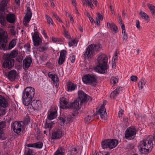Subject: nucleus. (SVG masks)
<instances>
[{"instance_id": "nucleus-50", "label": "nucleus", "mask_w": 155, "mask_h": 155, "mask_svg": "<svg viewBox=\"0 0 155 155\" xmlns=\"http://www.w3.org/2000/svg\"><path fill=\"white\" fill-rule=\"evenodd\" d=\"M59 119L60 120V124L61 126H63L64 123L66 122L65 118L64 119L63 117H61L59 118Z\"/></svg>"}, {"instance_id": "nucleus-39", "label": "nucleus", "mask_w": 155, "mask_h": 155, "mask_svg": "<svg viewBox=\"0 0 155 155\" xmlns=\"http://www.w3.org/2000/svg\"><path fill=\"white\" fill-rule=\"evenodd\" d=\"M67 123L71 122L73 120V117L70 115H68L65 117Z\"/></svg>"}, {"instance_id": "nucleus-49", "label": "nucleus", "mask_w": 155, "mask_h": 155, "mask_svg": "<svg viewBox=\"0 0 155 155\" xmlns=\"http://www.w3.org/2000/svg\"><path fill=\"white\" fill-rule=\"evenodd\" d=\"M24 47L26 49L27 51H30V45L29 43L25 44L24 46Z\"/></svg>"}, {"instance_id": "nucleus-60", "label": "nucleus", "mask_w": 155, "mask_h": 155, "mask_svg": "<svg viewBox=\"0 0 155 155\" xmlns=\"http://www.w3.org/2000/svg\"><path fill=\"white\" fill-rule=\"evenodd\" d=\"M153 120L151 123H150V124H151L152 127L154 128H155V116L153 117Z\"/></svg>"}, {"instance_id": "nucleus-56", "label": "nucleus", "mask_w": 155, "mask_h": 155, "mask_svg": "<svg viewBox=\"0 0 155 155\" xmlns=\"http://www.w3.org/2000/svg\"><path fill=\"white\" fill-rule=\"evenodd\" d=\"M123 36L124 40H127V35L126 32V31H123Z\"/></svg>"}, {"instance_id": "nucleus-4", "label": "nucleus", "mask_w": 155, "mask_h": 155, "mask_svg": "<svg viewBox=\"0 0 155 155\" xmlns=\"http://www.w3.org/2000/svg\"><path fill=\"white\" fill-rule=\"evenodd\" d=\"M9 1V0H2L0 4V23L3 26H5L7 25V20L5 17V10H6Z\"/></svg>"}, {"instance_id": "nucleus-16", "label": "nucleus", "mask_w": 155, "mask_h": 155, "mask_svg": "<svg viewBox=\"0 0 155 155\" xmlns=\"http://www.w3.org/2000/svg\"><path fill=\"white\" fill-rule=\"evenodd\" d=\"M30 105L32 108L35 110H40L41 107V102L39 100H33L31 101Z\"/></svg>"}, {"instance_id": "nucleus-41", "label": "nucleus", "mask_w": 155, "mask_h": 155, "mask_svg": "<svg viewBox=\"0 0 155 155\" xmlns=\"http://www.w3.org/2000/svg\"><path fill=\"white\" fill-rule=\"evenodd\" d=\"M52 14L53 16L54 17L57 21H58L59 22H62V21L61 20V19L60 18H59V17L58 15L57 14H56L54 12H53L52 13Z\"/></svg>"}, {"instance_id": "nucleus-57", "label": "nucleus", "mask_w": 155, "mask_h": 155, "mask_svg": "<svg viewBox=\"0 0 155 155\" xmlns=\"http://www.w3.org/2000/svg\"><path fill=\"white\" fill-rule=\"evenodd\" d=\"M23 58V57L22 56H18L16 58V61L18 62H21Z\"/></svg>"}, {"instance_id": "nucleus-6", "label": "nucleus", "mask_w": 155, "mask_h": 155, "mask_svg": "<svg viewBox=\"0 0 155 155\" xmlns=\"http://www.w3.org/2000/svg\"><path fill=\"white\" fill-rule=\"evenodd\" d=\"M118 142L117 140L115 139H107L102 141L101 145L103 149L108 148L111 149L117 146Z\"/></svg>"}, {"instance_id": "nucleus-63", "label": "nucleus", "mask_w": 155, "mask_h": 155, "mask_svg": "<svg viewBox=\"0 0 155 155\" xmlns=\"http://www.w3.org/2000/svg\"><path fill=\"white\" fill-rule=\"evenodd\" d=\"M120 25L122 29V33H123V31H126L124 23L120 24Z\"/></svg>"}, {"instance_id": "nucleus-19", "label": "nucleus", "mask_w": 155, "mask_h": 155, "mask_svg": "<svg viewBox=\"0 0 155 155\" xmlns=\"http://www.w3.org/2000/svg\"><path fill=\"white\" fill-rule=\"evenodd\" d=\"M6 19L7 21L9 23H13L15 20V15L12 12H10L6 14Z\"/></svg>"}, {"instance_id": "nucleus-54", "label": "nucleus", "mask_w": 155, "mask_h": 155, "mask_svg": "<svg viewBox=\"0 0 155 155\" xmlns=\"http://www.w3.org/2000/svg\"><path fill=\"white\" fill-rule=\"evenodd\" d=\"M86 15L88 18L89 20L91 23H92L93 22H94V20L91 17V15H90L89 12H87Z\"/></svg>"}, {"instance_id": "nucleus-14", "label": "nucleus", "mask_w": 155, "mask_h": 155, "mask_svg": "<svg viewBox=\"0 0 155 155\" xmlns=\"http://www.w3.org/2000/svg\"><path fill=\"white\" fill-rule=\"evenodd\" d=\"M62 132L61 128L55 129L52 132L51 139V140H57L60 139L62 137Z\"/></svg>"}, {"instance_id": "nucleus-18", "label": "nucleus", "mask_w": 155, "mask_h": 155, "mask_svg": "<svg viewBox=\"0 0 155 155\" xmlns=\"http://www.w3.org/2000/svg\"><path fill=\"white\" fill-rule=\"evenodd\" d=\"M32 62L31 58L26 57L23 61V68L25 70H27L30 66Z\"/></svg>"}, {"instance_id": "nucleus-3", "label": "nucleus", "mask_w": 155, "mask_h": 155, "mask_svg": "<svg viewBox=\"0 0 155 155\" xmlns=\"http://www.w3.org/2000/svg\"><path fill=\"white\" fill-rule=\"evenodd\" d=\"M35 94V90L31 87H27L24 90L22 98L23 104L25 106L31 105Z\"/></svg>"}, {"instance_id": "nucleus-62", "label": "nucleus", "mask_w": 155, "mask_h": 155, "mask_svg": "<svg viewBox=\"0 0 155 155\" xmlns=\"http://www.w3.org/2000/svg\"><path fill=\"white\" fill-rule=\"evenodd\" d=\"M115 55L113 57L112 61H116V60H117V51L115 52Z\"/></svg>"}, {"instance_id": "nucleus-2", "label": "nucleus", "mask_w": 155, "mask_h": 155, "mask_svg": "<svg viewBox=\"0 0 155 155\" xmlns=\"http://www.w3.org/2000/svg\"><path fill=\"white\" fill-rule=\"evenodd\" d=\"M107 57L105 54L99 55L97 59L98 64L94 68L96 71L102 74L106 73L107 69Z\"/></svg>"}, {"instance_id": "nucleus-15", "label": "nucleus", "mask_w": 155, "mask_h": 155, "mask_svg": "<svg viewBox=\"0 0 155 155\" xmlns=\"http://www.w3.org/2000/svg\"><path fill=\"white\" fill-rule=\"evenodd\" d=\"M27 13L24 18L23 23L24 25L25 26H27L32 16V13L31 9L29 7L27 8Z\"/></svg>"}, {"instance_id": "nucleus-24", "label": "nucleus", "mask_w": 155, "mask_h": 155, "mask_svg": "<svg viewBox=\"0 0 155 155\" xmlns=\"http://www.w3.org/2000/svg\"><path fill=\"white\" fill-rule=\"evenodd\" d=\"M57 116V111L55 109L54 110L51 111L50 112V114L48 115L47 118L48 119L51 120L56 118Z\"/></svg>"}, {"instance_id": "nucleus-45", "label": "nucleus", "mask_w": 155, "mask_h": 155, "mask_svg": "<svg viewBox=\"0 0 155 155\" xmlns=\"http://www.w3.org/2000/svg\"><path fill=\"white\" fill-rule=\"evenodd\" d=\"M65 59V58L59 57L58 60V64L59 65L62 64L64 62V61Z\"/></svg>"}, {"instance_id": "nucleus-1", "label": "nucleus", "mask_w": 155, "mask_h": 155, "mask_svg": "<svg viewBox=\"0 0 155 155\" xmlns=\"http://www.w3.org/2000/svg\"><path fill=\"white\" fill-rule=\"evenodd\" d=\"M154 144H155V132L153 136H149L146 139L140 141L138 146L139 150L141 153L147 154L151 151Z\"/></svg>"}, {"instance_id": "nucleus-10", "label": "nucleus", "mask_w": 155, "mask_h": 155, "mask_svg": "<svg viewBox=\"0 0 155 155\" xmlns=\"http://www.w3.org/2000/svg\"><path fill=\"white\" fill-rule=\"evenodd\" d=\"M104 105V103L99 109V110L97 111L94 115H100L101 119L105 121L107 119V114Z\"/></svg>"}, {"instance_id": "nucleus-40", "label": "nucleus", "mask_w": 155, "mask_h": 155, "mask_svg": "<svg viewBox=\"0 0 155 155\" xmlns=\"http://www.w3.org/2000/svg\"><path fill=\"white\" fill-rule=\"evenodd\" d=\"M84 121L86 123H89L92 121V120L91 117L89 115H87V116L85 117Z\"/></svg>"}, {"instance_id": "nucleus-43", "label": "nucleus", "mask_w": 155, "mask_h": 155, "mask_svg": "<svg viewBox=\"0 0 155 155\" xmlns=\"http://www.w3.org/2000/svg\"><path fill=\"white\" fill-rule=\"evenodd\" d=\"M45 17L46 18L48 23L53 25V21L51 18L48 15H45Z\"/></svg>"}, {"instance_id": "nucleus-21", "label": "nucleus", "mask_w": 155, "mask_h": 155, "mask_svg": "<svg viewBox=\"0 0 155 155\" xmlns=\"http://www.w3.org/2000/svg\"><path fill=\"white\" fill-rule=\"evenodd\" d=\"M5 122L4 121L0 122V139L5 140L6 138V137L2 136L4 133V128L5 127Z\"/></svg>"}, {"instance_id": "nucleus-29", "label": "nucleus", "mask_w": 155, "mask_h": 155, "mask_svg": "<svg viewBox=\"0 0 155 155\" xmlns=\"http://www.w3.org/2000/svg\"><path fill=\"white\" fill-rule=\"evenodd\" d=\"M65 150L63 147H60L55 152L54 155H64Z\"/></svg>"}, {"instance_id": "nucleus-46", "label": "nucleus", "mask_w": 155, "mask_h": 155, "mask_svg": "<svg viewBox=\"0 0 155 155\" xmlns=\"http://www.w3.org/2000/svg\"><path fill=\"white\" fill-rule=\"evenodd\" d=\"M30 122V118L28 116H26L24 120V123L25 125H27Z\"/></svg>"}, {"instance_id": "nucleus-33", "label": "nucleus", "mask_w": 155, "mask_h": 155, "mask_svg": "<svg viewBox=\"0 0 155 155\" xmlns=\"http://www.w3.org/2000/svg\"><path fill=\"white\" fill-rule=\"evenodd\" d=\"M146 83V80L144 78H142L141 81H140L138 84L139 88H140L141 89H143Z\"/></svg>"}, {"instance_id": "nucleus-53", "label": "nucleus", "mask_w": 155, "mask_h": 155, "mask_svg": "<svg viewBox=\"0 0 155 155\" xmlns=\"http://www.w3.org/2000/svg\"><path fill=\"white\" fill-rule=\"evenodd\" d=\"M32 40L39 38L38 35V32L37 31L35 32L34 34V35H32Z\"/></svg>"}, {"instance_id": "nucleus-58", "label": "nucleus", "mask_w": 155, "mask_h": 155, "mask_svg": "<svg viewBox=\"0 0 155 155\" xmlns=\"http://www.w3.org/2000/svg\"><path fill=\"white\" fill-rule=\"evenodd\" d=\"M127 148L129 149H131L134 148L133 144L132 143L128 144L127 146Z\"/></svg>"}, {"instance_id": "nucleus-38", "label": "nucleus", "mask_w": 155, "mask_h": 155, "mask_svg": "<svg viewBox=\"0 0 155 155\" xmlns=\"http://www.w3.org/2000/svg\"><path fill=\"white\" fill-rule=\"evenodd\" d=\"M54 123L52 122L49 123L46 122L45 127L46 128H48L49 130H51L52 127Z\"/></svg>"}, {"instance_id": "nucleus-34", "label": "nucleus", "mask_w": 155, "mask_h": 155, "mask_svg": "<svg viewBox=\"0 0 155 155\" xmlns=\"http://www.w3.org/2000/svg\"><path fill=\"white\" fill-rule=\"evenodd\" d=\"M147 5L150 9L152 15H155V10H154V8H155V6L149 3L147 4Z\"/></svg>"}, {"instance_id": "nucleus-55", "label": "nucleus", "mask_w": 155, "mask_h": 155, "mask_svg": "<svg viewBox=\"0 0 155 155\" xmlns=\"http://www.w3.org/2000/svg\"><path fill=\"white\" fill-rule=\"evenodd\" d=\"M70 60L71 63H74L75 60V56L74 55H72L71 56H70Z\"/></svg>"}, {"instance_id": "nucleus-44", "label": "nucleus", "mask_w": 155, "mask_h": 155, "mask_svg": "<svg viewBox=\"0 0 155 155\" xmlns=\"http://www.w3.org/2000/svg\"><path fill=\"white\" fill-rule=\"evenodd\" d=\"M66 54L67 51L65 50H62L60 52L59 57L65 58Z\"/></svg>"}, {"instance_id": "nucleus-48", "label": "nucleus", "mask_w": 155, "mask_h": 155, "mask_svg": "<svg viewBox=\"0 0 155 155\" xmlns=\"http://www.w3.org/2000/svg\"><path fill=\"white\" fill-rule=\"evenodd\" d=\"M76 42L74 39L72 40L71 41L68 42V45L70 47L72 46H76V45H75Z\"/></svg>"}, {"instance_id": "nucleus-9", "label": "nucleus", "mask_w": 155, "mask_h": 155, "mask_svg": "<svg viewBox=\"0 0 155 155\" xmlns=\"http://www.w3.org/2000/svg\"><path fill=\"white\" fill-rule=\"evenodd\" d=\"M137 130L135 127H131L125 131V137L128 140L133 139L135 137Z\"/></svg>"}, {"instance_id": "nucleus-30", "label": "nucleus", "mask_w": 155, "mask_h": 155, "mask_svg": "<svg viewBox=\"0 0 155 155\" xmlns=\"http://www.w3.org/2000/svg\"><path fill=\"white\" fill-rule=\"evenodd\" d=\"M140 15L143 19L148 22L150 19L148 15L145 12L141 11L139 14Z\"/></svg>"}, {"instance_id": "nucleus-52", "label": "nucleus", "mask_w": 155, "mask_h": 155, "mask_svg": "<svg viewBox=\"0 0 155 155\" xmlns=\"http://www.w3.org/2000/svg\"><path fill=\"white\" fill-rule=\"evenodd\" d=\"M113 81V84H114L117 83L118 81V80L117 78L114 77H113L111 78V82H112Z\"/></svg>"}, {"instance_id": "nucleus-12", "label": "nucleus", "mask_w": 155, "mask_h": 155, "mask_svg": "<svg viewBox=\"0 0 155 155\" xmlns=\"http://www.w3.org/2000/svg\"><path fill=\"white\" fill-rule=\"evenodd\" d=\"M23 122L22 121H15L13 124L12 127L14 132L18 134L21 131L23 125L22 124Z\"/></svg>"}, {"instance_id": "nucleus-13", "label": "nucleus", "mask_w": 155, "mask_h": 155, "mask_svg": "<svg viewBox=\"0 0 155 155\" xmlns=\"http://www.w3.org/2000/svg\"><path fill=\"white\" fill-rule=\"evenodd\" d=\"M78 95L80 102V105H81L83 103H85L89 100L90 97L81 90H79L78 91Z\"/></svg>"}, {"instance_id": "nucleus-61", "label": "nucleus", "mask_w": 155, "mask_h": 155, "mask_svg": "<svg viewBox=\"0 0 155 155\" xmlns=\"http://www.w3.org/2000/svg\"><path fill=\"white\" fill-rule=\"evenodd\" d=\"M137 77L136 76H133L131 77L130 80L133 81H137Z\"/></svg>"}, {"instance_id": "nucleus-7", "label": "nucleus", "mask_w": 155, "mask_h": 155, "mask_svg": "<svg viewBox=\"0 0 155 155\" xmlns=\"http://www.w3.org/2000/svg\"><path fill=\"white\" fill-rule=\"evenodd\" d=\"M97 76L93 74H87L84 75L82 79L84 83L89 85H96L97 82Z\"/></svg>"}, {"instance_id": "nucleus-22", "label": "nucleus", "mask_w": 155, "mask_h": 155, "mask_svg": "<svg viewBox=\"0 0 155 155\" xmlns=\"http://www.w3.org/2000/svg\"><path fill=\"white\" fill-rule=\"evenodd\" d=\"M7 100L2 96L0 95V106L5 108L8 106Z\"/></svg>"}, {"instance_id": "nucleus-31", "label": "nucleus", "mask_w": 155, "mask_h": 155, "mask_svg": "<svg viewBox=\"0 0 155 155\" xmlns=\"http://www.w3.org/2000/svg\"><path fill=\"white\" fill-rule=\"evenodd\" d=\"M48 76L54 82H57L59 81L58 77L56 75L53 74L49 73H48Z\"/></svg>"}, {"instance_id": "nucleus-59", "label": "nucleus", "mask_w": 155, "mask_h": 155, "mask_svg": "<svg viewBox=\"0 0 155 155\" xmlns=\"http://www.w3.org/2000/svg\"><path fill=\"white\" fill-rule=\"evenodd\" d=\"M97 16L98 18L100 19L101 20H102L103 19V17L99 13H97Z\"/></svg>"}, {"instance_id": "nucleus-23", "label": "nucleus", "mask_w": 155, "mask_h": 155, "mask_svg": "<svg viewBox=\"0 0 155 155\" xmlns=\"http://www.w3.org/2000/svg\"><path fill=\"white\" fill-rule=\"evenodd\" d=\"M60 107L63 109H66L67 105V102L65 101V99L62 97L60 99Z\"/></svg>"}, {"instance_id": "nucleus-42", "label": "nucleus", "mask_w": 155, "mask_h": 155, "mask_svg": "<svg viewBox=\"0 0 155 155\" xmlns=\"http://www.w3.org/2000/svg\"><path fill=\"white\" fill-rule=\"evenodd\" d=\"M38 50L40 52H43L47 49V48L45 46L41 45L38 48Z\"/></svg>"}, {"instance_id": "nucleus-11", "label": "nucleus", "mask_w": 155, "mask_h": 155, "mask_svg": "<svg viewBox=\"0 0 155 155\" xmlns=\"http://www.w3.org/2000/svg\"><path fill=\"white\" fill-rule=\"evenodd\" d=\"M14 60L6 56L4 58V61L3 64V67L5 68L11 69L14 66Z\"/></svg>"}, {"instance_id": "nucleus-28", "label": "nucleus", "mask_w": 155, "mask_h": 155, "mask_svg": "<svg viewBox=\"0 0 155 155\" xmlns=\"http://www.w3.org/2000/svg\"><path fill=\"white\" fill-rule=\"evenodd\" d=\"M76 85L71 82H69L67 85V91H74L76 87Z\"/></svg>"}, {"instance_id": "nucleus-64", "label": "nucleus", "mask_w": 155, "mask_h": 155, "mask_svg": "<svg viewBox=\"0 0 155 155\" xmlns=\"http://www.w3.org/2000/svg\"><path fill=\"white\" fill-rule=\"evenodd\" d=\"M95 23L97 26H99L100 25V22L99 19L97 18H96L95 21Z\"/></svg>"}, {"instance_id": "nucleus-32", "label": "nucleus", "mask_w": 155, "mask_h": 155, "mask_svg": "<svg viewBox=\"0 0 155 155\" xmlns=\"http://www.w3.org/2000/svg\"><path fill=\"white\" fill-rule=\"evenodd\" d=\"M33 41L34 45L35 47H37L41 44L42 40L40 37L36 39H33Z\"/></svg>"}, {"instance_id": "nucleus-47", "label": "nucleus", "mask_w": 155, "mask_h": 155, "mask_svg": "<svg viewBox=\"0 0 155 155\" xmlns=\"http://www.w3.org/2000/svg\"><path fill=\"white\" fill-rule=\"evenodd\" d=\"M7 111V110L5 108L0 109V116L4 115Z\"/></svg>"}, {"instance_id": "nucleus-5", "label": "nucleus", "mask_w": 155, "mask_h": 155, "mask_svg": "<svg viewBox=\"0 0 155 155\" xmlns=\"http://www.w3.org/2000/svg\"><path fill=\"white\" fill-rule=\"evenodd\" d=\"M100 48L98 45L91 44L88 46L84 54V58L90 60L93 58L95 54V52L97 51Z\"/></svg>"}, {"instance_id": "nucleus-37", "label": "nucleus", "mask_w": 155, "mask_h": 155, "mask_svg": "<svg viewBox=\"0 0 155 155\" xmlns=\"http://www.w3.org/2000/svg\"><path fill=\"white\" fill-rule=\"evenodd\" d=\"M34 144H35L34 148L38 149H41L42 148L43 145L42 143L41 142H39L34 143Z\"/></svg>"}, {"instance_id": "nucleus-25", "label": "nucleus", "mask_w": 155, "mask_h": 155, "mask_svg": "<svg viewBox=\"0 0 155 155\" xmlns=\"http://www.w3.org/2000/svg\"><path fill=\"white\" fill-rule=\"evenodd\" d=\"M18 51L17 50H14L11 51L10 53L6 54V56L10 58H13L16 57L18 54Z\"/></svg>"}, {"instance_id": "nucleus-20", "label": "nucleus", "mask_w": 155, "mask_h": 155, "mask_svg": "<svg viewBox=\"0 0 155 155\" xmlns=\"http://www.w3.org/2000/svg\"><path fill=\"white\" fill-rule=\"evenodd\" d=\"M75 109L78 110L79 109V101H78V99L75 100L74 101L72 102L70 104L67 105L66 109Z\"/></svg>"}, {"instance_id": "nucleus-51", "label": "nucleus", "mask_w": 155, "mask_h": 155, "mask_svg": "<svg viewBox=\"0 0 155 155\" xmlns=\"http://www.w3.org/2000/svg\"><path fill=\"white\" fill-rule=\"evenodd\" d=\"M25 155H34V152L31 150L29 149L26 153L25 154Z\"/></svg>"}, {"instance_id": "nucleus-27", "label": "nucleus", "mask_w": 155, "mask_h": 155, "mask_svg": "<svg viewBox=\"0 0 155 155\" xmlns=\"http://www.w3.org/2000/svg\"><path fill=\"white\" fill-rule=\"evenodd\" d=\"M122 89L121 88H117L114 91L112 92L110 94V97L111 98H114L117 96V95L119 94L120 92Z\"/></svg>"}, {"instance_id": "nucleus-8", "label": "nucleus", "mask_w": 155, "mask_h": 155, "mask_svg": "<svg viewBox=\"0 0 155 155\" xmlns=\"http://www.w3.org/2000/svg\"><path fill=\"white\" fill-rule=\"evenodd\" d=\"M7 32L0 28V48L5 49L7 41Z\"/></svg>"}, {"instance_id": "nucleus-17", "label": "nucleus", "mask_w": 155, "mask_h": 155, "mask_svg": "<svg viewBox=\"0 0 155 155\" xmlns=\"http://www.w3.org/2000/svg\"><path fill=\"white\" fill-rule=\"evenodd\" d=\"M18 74L16 71L15 70H12L8 72L7 77L8 79L11 81H13L17 79Z\"/></svg>"}, {"instance_id": "nucleus-26", "label": "nucleus", "mask_w": 155, "mask_h": 155, "mask_svg": "<svg viewBox=\"0 0 155 155\" xmlns=\"http://www.w3.org/2000/svg\"><path fill=\"white\" fill-rule=\"evenodd\" d=\"M107 26L108 28H110L111 30L114 31L115 33L117 31L118 28L117 26L113 23H107Z\"/></svg>"}, {"instance_id": "nucleus-35", "label": "nucleus", "mask_w": 155, "mask_h": 155, "mask_svg": "<svg viewBox=\"0 0 155 155\" xmlns=\"http://www.w3.org/2000/svg\"><path fill=\"white\" fill-rule=\"evenodd\" d=\"M16 41L15 39H12L10 42L9 45V49H11L16 45Z\"/></svg>"}, {"instance_id": "nucleus-36", "label": "nucleus", "mask_w": 155, "mask_h": 155, "mask_svg": "<svg viewBox=\"0 0 155 155\" xmlns=\"http://www.w3.org/2000/svg\"><path fill=\"white\" fill-rule=\"evenodd\" d=\"M71 155H76L78 153L77 149L73 147H71L69 151Z\"/></svg>"}]
</instances>
